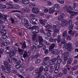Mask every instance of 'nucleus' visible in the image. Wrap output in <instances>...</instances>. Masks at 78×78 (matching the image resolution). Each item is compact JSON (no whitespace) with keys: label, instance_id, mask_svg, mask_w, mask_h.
<instances>
[{"label":"nucleus","instance_id":"obj_1","mask_svg":"<svg viewBox=\"0 0 78 78\" xmlns=\"http://www.w3.org/2000/svg\"><path fill=\"white\" fill-rule=\"evenodd\" d=\"M75 7H72L71 6H66L64 7V9L66 10V11H67V12H74V11H72L70 10V9H71V10H73L75 9Z\"/></svg>","mask_w":78,"mask_h":78},{"label":"nucleus","instance_id":"obj_2","mask_svg":"<svg viewBox=\"0 0 78 78\" xmlns=\"http://www.w3.org/2000/svg\"><path fill=\"white\" fill-rule=\"evenodd\" d=\"M39 32V29L37 28H36V26H33L32 27V33L34 34L36 33H37Z\"/></svg>","mask_w":78,"mask_h":78},{"label":"nucleus","instance_id":"obj_3","mask_svg":"<svg viewBox=\"0 0 78 78\" xmlns=\"http://www.w3.org/2000/svg\"><path fill=\"white\" fill-rule=\"evenodd\" d=\"M53 30H54V34H56L55 36H57L56 34H58L59 31V29H57V27L56 25H54L53 27Z\"/></svg>","mask_w":78,"mask_h":78},{"label":"nucleus","instance_id":"obj_4","mask_svg":"<svg viewBox=\"0 0 78 78\" xmlns=\"http://www.w3.org/2000/svg\"><path fill=\"white\" fill-rule=\"evenodd\" d=\"M30 22L33 25H37L39 23V22L37 21V20L34 18H32L30 20Z\"/></svg>","mask_w":78,"mask_h":78},{"label":"nucleus","instance_id":"obj_5","mask_svg":"<svg viewBox=\"0 0 78 78\" xmlns=\"http://www.w3.org/2000/svg\"><path fill=\"white\" fill-rule=\"evenodd\" d=\"M66 25V27H69L70 26L72 23H73V21L72 20H69V21H67V20H65Z\"/></svg>","mask_w":78,"mask_h":78},{"label":"nucleus","instance_id":"obj_6","mask_svg":"<svg viewBox=\"0 0 78 78\" xmlns=\"http://www.w3.org/2000/svg\"><path fill=\"white\" fill-rule=\"evenodd\" d=\"M7 17V15H5L3 16H2L1 17H0V22H3L5 21V20L6 19Z\"/></svg>","mask_w":78,"mask_h":78},{"label":"nucleus","instance_id":"obj_7","mask_svg":"<svg viewBox=\"0 0 78 78\" xmlns=\"http://www.w3.org/2000/svg\"><path fill=\"white\" fill-rule=\"evenodd\" d=\"M48 67L50 68L49 72L50 73H53L54 70V67L52 65H49L48 66Z\"/></svg>","mask_w":78,"mask_h":78},{"label":"nucleus","instance_id":"obj_8","mask_svg":"<svg viewBox=\"0 0 78 78\" xmlns=\"http://www.w3.org/2000/svg\"><path fill=\"white\" fill-rule=\"evenodd\" d=\"M30 52L28 51L27 52L26 51H25L23 55V57L25 58L27 57V56H30Z\"/></svg>","mask_w":78,"mask_h":78},{"label":"nucleus","instance_id":"obj_9","mask_svg":"<svg viewBox=\"0 0 78 78\" xmlns=\"http://www.w3.org/2000/svg\"><path fill=\"white\" fill-rule=\"evenodd\" d=\"M55 46L56 44H55L54 43L52 44L49 47V51H51L52 50L54 49L55 47Z\"/></svg>","mask_w":78,"mask_h":78},{"label":"nucleus","instance_id":"obj_10","mask_svg":"<svg viewBox=\"0 0 78 78\" xmlns=\"http://www.w3.org/2000/svg\"><path fill=\"white\" fill-rule=\"evenodd\" d=\"M16 53V51L12 49V51L9 53V56L10 57L14 56L15 55V53Z\"/></svg>","mask_w":78,"mask_h":78},{"label":"nucleus","instance_id":"obj_11","mask_svg":"<svg viewBox=\"0 0 78 78\" xmlns=\"http://www.w3.org/2000/svg\"><path fill=\"white\" fill-rule=\"evenodd\" d=\"M39 41L38 42L39 44H41V43H42L43 42H44V39L42 38V37L41 36V35L39 36Z\"/></svg>","mask_w":78,"mask_h":78},{"label":"nucleus","instance_id":"obj_12","mask_svg":"<svg viewBox=\"0 0 78 78\" xmlns=\"http://www.w3.org/2000/svg\"><path fill=\"white\" fill-rule=\"evenodd\" d=\"M51 53L53 55H58L59 54V52L58 51L56 50L53 49L51 51Z\"/></svg>","mask_w":78,"mask_h":78},{"label":"nucleus","instance_id":"obj_13","mask_svg":"<svg viewBox=\"0 0 78 78\" xmlns=\"http://www.w3.org/2000/svg\"><path fill=\"white\" fill-rule=\"evenodd\" d=\"M69 13H70L71 16L70 17V19H73V17L74 16H75L76 14H78V12H68Z\"/></svg>","mask_w":78,"mask_h":78},{"label":"nucleus","instance_id":"obj_14","mask_svg":"<svg viewBox=\"0 0 78 78\" xmlns=\"http://www.w3.org/2000/svg\"><path fill=\"white\" fill-rule=\"evenodd\" d=\"M32 12H34V13H36V14H37V13H39V10L37 9H36L35 8H34L32 9Z\"/></svg>","mask_w":78,"mask_h":78},{"label":"nucleus","instance_id":"obj_15","mask_svg":"<svg viewBox=\"0 0 78 78\" xmlns=\"http://www.w3.org/2000/svg\"><path fill=\"white\" fill-rule=\"evenodd\" d=\"M55 11V7H52L49 9V12L50 14L53 13Z\"/></svg>","mask_w":78,"mask_h":78},{"label":"nucleus","instance_id":"obj_16","mask_svg":"<svg viewBox=\"0 0 78 78\" xmlns=\"http://www.w3.org/2000/svg\"><path fill=\"white\" fill-rule=\"evenodd\" d=\"M22 3L24 5H27L30 3V2L28 0H23L22 1Z\"/></svg>","mask_w":78,"mask_h":78},{"label":"nucleus","instance_id":"obj_17","mask_svg":"<svg viewBox=\"0 0 78 78\" xmlns=\"http://www.w3.org/2000/svg\"><path fill=\"white\" fill-rule=\"evenodd\" d=\"M8 6L7 5H2V8H4V9L5 8H7V9H11L12 8L11 7H10V6L9 5H8Z\"/></svg>","mask_w":78,"mask_h":78},{"label":"nucleus","instance_id":"obj_18","mask_svg":"<svg viewBox=\"0 0 78 78\" xmlns=\"http://www.w3.org/2000/svg\"><path fill=\"white\" fill-rule=\"evenodd\" d=\"M7 49L5 51V52L6 53H9L12 50V49L8 47H7Z\"/></svg>","mask_w":78,"mask_h":78},{"label":"nucleus","instance_id":"obj_19","mask_svg":"<svg viewBox=\"0 0 78 78\" xmlns=\"http://www.w3.org/2000/svg\"><path fill=\"white\" fill-rule=\"evenodd\" d=\"M57 41L58 43H59L61 41V35H58L57 36Z\"/></svg>","mask_w":78,"mask_h":78},{"label":"nucleus","instance_id":"obj_20","mask_svg":"<svg viewBox=\"0 0 78 78\" xmlns=\"http://www.w3.org/2000/svg\"><path fill=\"white\" fill-rule=\"evenodd\" d=\"M39 56V54L37 53L35 55H32L31 57V59H34V58H37Z\"/></svg>","mask_w":78,"mask_h":78},{"label":"nucleus","instance_id":"obj_21","mask_svg":"<svg viewBox=\"0 0 78 78\" xmlns=\"http://www.w3.org/2000/svg\"><path fill=\"white\" fill-rule=\"evenodd\" d=\"M63 37L64 38H66L67 36V31L65 30L64 32L63 33Z\"/></svg>","mask_w":78,"mask_h":78},{"label":"nucleus","instance_id":"obj_22","mask_svg":"<svg viewBox=\"0 0 78 78\" xmlns=\"http://www.w3.org/2000/svg\"><path fill=\"white\" fill-rule=\"evenodd\" d=\"M39 21L40 23L41 24V25H42V26L45 25V21L41 19H40L39 20Z\"/></svg>","mask_w":78,"mask_h":78},{"label":"nucleus","instance_id":"obj_23","mask_svg":"<svg viewBox=\"0 0 78 78\" xmlns=\"http://www.w3.org/2000/svg\"><path fill=\"white\" fill-rule=\"evenodd\" d=\"M26 43H25V42L24 41L23 43L22 44V43H20V44H22V45H23L22 46V48H23V49H24V48H26Z\"/></svg>","mask_w":78,"mask_h":78},{"label":"nucleus","instance_id":"obj_24","mask_svg":"<svg viewBox=\"0 0 78 78\" xmlns=\"http://www.w3.org/2000/svg\"><path fill=\"white\" fill-rule=\"evenodd\" d=\"M62 56L63 58H64V57L69 56V53H68V52L64 53L62 54Z\"/></svg>","mask_w":78,"mask_h":78},{"label":"nucleus","instance_id":"obj_25","mask_svg":"<svg viewBox=\"0 0 78 78\" xmlns=\"http://www.w3.org/2000/svg\"><path fill=\"white\" fill-rule=\"evenodd\" d=\"M42 70H43V68H40L38 73V74L39 76L41 75V73L42 72Z\"/></svg>","mask_w":78,"mask_h":78},{"label":"nucleus","instance_id":"obj_26","mask_svg":"<svg viewBox=\"0 0 78 78\" xmlns=\"http://www.w3.org/2000/svg\"><path fill=\"white\" fill-rule=\"evenodd\" d=\"M7 31L6 30H2L1 31V33L2 34H6Z\"/></svg>","mask_w":78,"mask_h":78},{"label":"nucleus","instance_id":"obj_27","mask_svg":"<svg viewBox=\"0 0 78 78\" xmlns=\"http://www.w3.org/2000/svg\"><path fill=\"white\" fill-rule=\"evenodd\" d=\"M68 32L69 34H70V36H73V35L75 34V33L72 30H70L69 31H68Z\"/></svg>","mask_w":78,"mask_h":78},{"label":"nucleus","instance_id":"obj_28","mask_svg":"<svg viewBox=\"0 0 78 78\" xmlns=\"http://www.w3.org/2000/svg\"><path fill=\"white\" fill-rule=\"evenodd\" d=\"M5 72L6 73H9L11 72V69L9 68H7V69H5Z\"/></svg>","mask_w":78,"mask_h":78},{"label":"nucleus","instance_id":"obj_29","mask_svg":"<svg viewBox=\"0 0 78 78\" xmlns=\"http://www.w3.org/2000/svg\"><path fill=\"white\" fill-rule=\"evenodd\" d=\"M66 41L65 40V38H62L61 42V44H66Z\"/></svg>","mask_w":78,"mask_h":78},{"label":"nucleus","instance_id":"obj_30","mask_svg":"<svg viewBox=\"0 0 78 78\" xmlns=\"http://www.w3.org/2000/svg\"><path fill=\"white\" fill-rule=\"evenodd\" d=\"M25 27L27 28H31V25H30L28 24H25L24 25Z\"/></svg>","mask_w":78,"mask_h":78},{"label":"nucleus","instance_id":"obj_31","mask_svg":"<svg viewBox=\"0 0 78 78\" xmlns=\"http://www.w3.org/2000/svg\"><path fill=\"white\" fill-rule=\"evenodd\" d=\"M47 64H48L47 62H46V61H44V60H43V62L42 63V65H43L45 66V67H48V65H47Z\"/></svg>","mask_w":78,"mask_h":78},{"label":"nucleus","instance_id":"obj_32","mask_svg":"<svg viewBox=\"0 0 78 78\" xmlns=\"http://www.w3.org/2000/svg\"><path fill=\"white\" fill-rule=\"evenodd\" d=\"M13 8L16 9H19L20 8V6L19 5H16L13 6Z\"/></svg>","mask_w":78,"mask_h":78},{"label":"nucleus","instance_id":"obj_33","mask_svg":"<svg viewBox=\"0 0 78 78\" xmlns=\"http://www.w3.org/2000/svg\"><path fill=\"white\" fill-rule=\"evenodd\" d=\"M60 67V64H55L54 66V67L55 69H58Z\"/></svg>","mask_w":78,"mask_h":78},{"label":"nucleus","instance_id":"obj_34","mask_svg":"<svg viewBox=\"0 0 78 78\" xmlns=\"http://www.w3.org/2000/svg\"><path fill=\"white\" fill-rule=\"evenodd\" d=\"M48 63L50 64L49 65H54V64H55V62H54L51 60L49 61Z\"/></svg>","mask_w":78,"mask_h":78},{"label":"nucleus","instance_id":"obj_35","mask_svg":"<svg viewBox=\"0 0 78 78\" xmlns=\"http://www.w3.org/2000/svg\"><path fill=\"white\" fill-rule=\"evenodd\" d=\"M72 62V58H69L68 59V64H67V65H68V64H70Z\"/></svg>","mask_w":78,"mask_h":78},{"label":"nucleus","instance_id":"obj_36","mask_svg":"<svg viewBox=\"0 0 78 78\" xmlns=\"http://www.w3.org/2000/svg\"><path fill=\"white\" fill-rule=\"evenodd\" d=\"M23 11H24V12H26L28 13V12H29L30 11V9L28 8H25L23 9Z\"/></svg>","mask_w":78,"mask_h":78},{"label":"nucleus","instance_id":"obj_37","mask_svg":"<svg viewBox=\"0 0 78 78\" xmlns=\"http://www.w3.org/2000/svg\"><path fill=\"white\" fill-rule=\"evenodd\" d=\"M46 28L47 29H51L52 28V27L50 25L47 24V25L45 26Z\"/></svg>","mask_w":78,"mask_h":78},{"label":"nucleus","instance_id":"obj_38","mask_svg":"<svg viewBox=\"0 0 78 78\" xmlns=\"http://www.w3.org/2000/svg\"><path fill=\"white\" fill-rule=\"evenodd\" d=\"M0 42H1V44L2 45H5L4 40H3V39H2L1 38H0Z\"/></svg>","mask_w":78,"mask_h":78},{"label":"nucleus","instance_id":"obj_39","mask_svg":"<svg viewBox=\"0 0 78 78\" xmlns=\"http://www.w3.org/2000/svg\"><path fill=\"white\" fill-rule=\"evenodd\" d=\"M66 45L67 47L68 48H72V44L71 43H67L66 44Z\"/></svg>","mask_w":78,"mask_h":78},{"label":"nucleus","instance_id":"obj_40","mask_svg":"<svg viewBox=\"0 0 78 78\" xmlns=\"http://www.w3.org/2000/svg\"><path fill=\"white\" fill-rule=\"evenodd\" d=\"M58 2L61 4H63L64 3V0H57Z\"/></svg>","mask_w":78,"mask_h":78},{"label":"nucleus","instance_id":"obj_41","mask_svg":"<svg viewBox=\"0 0 78 78\" xmlns=\"http://www.w3.org/2000/svg\"><path fill=\"white\" fill-rule=\"evenodd\" d=\"M4 64L5 67H8V63L6 61H4Z\"/></svg>","mask_w":78,"mask_h":78},{"label":"nucleus","instance_id":"obj_42","mask_svg":"<svg viewBox=\"0 0 78 78\" xmlns=\"http://www.w3.org/2000/svg\"><path fill=\"white\" fill-rule=\"evenodd\" d=\"M30 7H33L34 6H36V4L32 3H30L29 4Z\"/></svg>","mask_w":78,"mask_h":78},{"label":"nucleus","instance_id":"obj_43","mask_svg":"<svg viewBox=\"0 0 78 78\" xmlns=\"http://www.w3.org/2000/svg\"><path fill=\"white\" fill-rule=\"evenodd\" d=\"M19 44H18V43H16L15 44L14 48H15V49H17V48H19Z\"/></svg>","mask_w":78,"mask_h":78},{"label":"nucleus","instance_id":"obj_44","mask_svg":"<svg viewBox=\"0 0 78 78\" xmlns=\"http://www.w3.org/2000/svg\"><path fill=\"white\" fill-rule=\"evenodd\" d=\"M50 59V57H45L43 60L44 61H47L48 60H49Z\"/></svg>","mask_w":78,"mask_h":78},{"label":"nucleus","instance_id":"obj_45","mask_svg":"<svg viewBox=\"0 0 78 78\" xmlns=\"http://www.w3.org/2000/svg\"><path fill=\"white\" fill-rule=\"evenodd\" d=\"M43 44H40L37 46V48H41L43 46Z\"/></svg>","mask_w":78,"mask_h":78},{"label":"nucleus","instance_id":"obj_46","mask_svg":"<svg viewBox=\"0 0 78 78\" xmlns=\"http://www.w3.org/2000/svg\"><path fill=\"white\" fill-rule=\"evenodd\" d=\"M17 70L14 69H12L11 71V73L13 74H16V73H17Z\"/></svg>","mask_w":78,"mask_h":78},{"label":"nucleus","instance_id":"obj_47","mask_svg":"<svg viewBox=\"0 0 78 78\" xmlns=\"http://www.w3.org/2000/svg\"><path fill=\"white\" fill-rule=\"evenodd\" d=\"M73 27H74V25H71L69 27L68 29L69 30H72V29H73Z\"/></svg>","mask_w":78,"mask_h":78},{"label":"nucleus","instance_id":"obj_48","mask_svg":"<svg viewBox=\"0 0 78 78\" xmlns=\"http://www.w3.org/2000/svg\"><path fill=\"white\" fill-rule=\"evenodd\" d=\"M8 59L9 60V62L11 64L12 62V59L11 58L9 57H8Z\"/></svg>","mask_w":78,"mask_h":78},{"label":"nucleus","instance_id":"obj_49","mask_svg":"<svg viewBox=\"0 0 78 78\" xmlns=\"http://www.w3.org/2000/svg\"><path fill=\"white\" fill-rule=\"evenodd\" d=\"M72 47L68 48H67L68 53H70V51H71V50H72Z\"/></svg>","mask_w":78,"mask_h":78},{"label":"nucleus","instance_id":"obj_50","mask_svg":"<svg viewBox=\"0 0 78 78\" xmlns=\"http://www.w3.org/2000/svg\"><path fill=\"white\" fill-rule=\"evenodd\" d=\"M63 74H66L67 72V69H64L63 70Z\"/></svg>","mask_w":78,"mask_h":78},{"label":"nucleus","instance_id":"obj_51","mask_svg":"<svg viewBox=\"0 0 78 78\" xmlns=\"http://www.w3.org/2000/svg\"><path fill=\"white\" fill-rule=\"evenodd\" d=\"M41 59L38 58L37 59V60H36L35 62L36 63V64H38V63H40V62H41Z\"/></svg>","mask_w":78,"mask_h":78},{"label":"nucleus","instance_id":"obj_52","mask_svg":"<svg viewBox=\"0 0 78 78\" xmlns=\"http://www.w3.org/2000/svg\"><path fill=\"white\" fill-rule=\"evenodd\" d=\"M21 21L23 23H25V21H26V19L25 18H23L21 19Z\"/></svg>","mask_w":78,"mask_h":78},{"label":"nucleus","instance_id":"obj_53","mask_svg":"<svg viewBox=\"0 0 78 78\" xmlns=\"http://www.w3.org/2000/svg\"><path fill=\"white\" fill-rule=\"evenodd\" d=\"M37 34L34 33V34H33V36H32V38L33 39H34V38H36V37H37Z\"/></svg>","mask_w":78,"mask_h":78},{"label":"nucleus","instance_id":"obj_54","mask_svg":"<svg viewBox=\"0 0 78 78\" xmlns=\"http://www.w3.org/2000/svg\"><path fill=\"white\" fill-rule=\"evenodd\" d=\"M62 61V59H60L59 60H57V63H58V64H60V63Z\"/></svg>","mask_w":78,"mask_h":78},{"label":"nucleus","instance_id":"obj_55","mask_svg":"<svg viewBox=\"0 0 78 78\" xmlns=\"http://www.w3.org/2000/svg\"><path fill=\"white\" fill-rule=\"evenodd\" d=\"M61 25L62 27H64V26L66 25V22L65 20L62 22Z\"/></svg>","mask_w":78,"mask_h":78},{"label":"nucleus","instance_id":"obj_56","mask_svg":"<svg viewBox=\"0 0 78 78\" xmlns=\"http://www.w3.org/2000/svg\"><path fill=\"white\" fill-rule=\"evenodd\" d=\"M66 39L68 41H70V40H71V37L70 36H68L66 38Z\"/></svg>","mask_w":78,"mask_h":78},{"label":"nucleus","instance_id":"obj_57","mask_svg":"<svg viewBox=\"0 0 78 78\" xmlns=\"http://www.w3.org/2000/svg\"><path fill=\"white\" fill-rule=\"evenodd\" d=\"M0 28L1 29H4L5 28V26L2 25H0Z\"/></svg>","mask_w":78,"mask_h":78},{"label":"nucleus","instance_id":"obj_58","mask_svg":"<svg viewBox=\"0 0 78 78\" xmlns=\"http://www.w3.org/2000/svg\"><path fill=\"white\" fill-rule=\"evenodd\" d=\"M54 6L57 8H59V5L58 4H56L54 5Z\"/></svg>","mask_w":78,"mask_h":78},{"label":"nucleus","instance_id":"obj_59","mask_svg":"<svg viewBox=\"0 0 78 78\" xmlns=\"http://www.w3.org/2000/svg\"><path fill=\"white\" fill-rule=\"evenodd\" d=\"M73 5L74 7H78V3H76V2H74L73 4Z\"/></svg>","mask_w":78,"mask_h":78},{"label":"nucleus","instance_id":"obj_60","mask_svg":"<svg viewBox=\"0 0 78 78\" xmlns=\"http://www.w3.org/2000/svg\"><path fill=\"white\" fill-rule=\"evenodd\" d=\"M59 16L62 18V19H63L65 16V15L64 14H61Z\"/></svg>","mask_w":78,"mask_h":78},{"label":"nucleus","instance_id":"obj_61","mask_svg":"<svg viewBox=\"0 0 78 78\" xmlns=\"http://www.w3.org/2000/svg\"><path fill=\"white\" fill-rule=\"evenodd\" d=\"M54 73H59V70L58 69H55L54 71Z\"/></svg>","mask_w":78,"mask_h":78},{"label":"nucleus","instance_id":"obj_62","mask_svg":"<svg viewBox=\"0 0 78 78\" xmlns=\"http://www.w3.org/2000/svg\"><path fill=\"white\" fill-rule=\"evenodd\" d=\"M30 17L31 18H34V17H35V15L33 14H31L30 15Z\"/></svg>","mask_w":78,"mask_h":78},{"label":"nucleus","instance_id":"obj_63","mask_svg":"<svg viewBox=\"0 0 78 78\" xmlns=\"http://www.w3.org/2000/svg\"><path fill=\"white\" fill-rule=\"evenodd\" d=\"M56 25L58 27H61V24L59 22H57L56 23Z\"/></svg>","mask_w":78,"mask_h":78},{"label":"nucleus","instance_id":"obj_64","mask_svg":"<svg viewBox=\"0 0 78 78\" xmlns=\"http://www.w3.org/2000/svg\"><path fill=\"white\" fill-rule=\"evenodd\" d=\"M62 75H63L62 73H60L57 74V76H58L59 77V76H62Z\"/></svg>","mask_w":78,"mask_h":78}]
</instances>
